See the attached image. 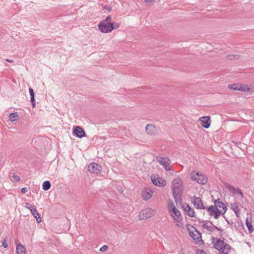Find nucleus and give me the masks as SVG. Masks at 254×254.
Wrapping results in <instances>:
<instances>
[{"label":"nucleus","mask_w":254,"mask_h":254,"mask_svg":"<svg viewBox=\"0 0 254 254\" xmlns=\"http://www.w3.org/2000/svg\"><path fill=\"white\" fill-rule=\"evenodd\" d=\"M171 189L176 204L180 203L184 190L183 182L181 178L177 177L173 180Z\"/></svg>","instance_id":"nucleus-1"},{"label":"nucleus","mask_w":254,"mask_h":254,"mask_svg":"<svg viewBox=\"0 0 254 254\" xmlns=\"http://www.w3.org/2000/svg\"><path fill=\"white\" fill-rule=\"evenodd\" d=\"M168 209L173 219L177 223V226L180 227H183V224L182 223V216L181 212L172 201L168 202Z\"/></svg>","instance_id":"nucleus-2"},{"label":"nucleus","mask_w":254,"mask_h":254,"mask_svg":"<svg viewBox=\"0 0 254 254\" xmlns=\"http://www.w3.org/2000/svg\"><path fill=\"white\" fill-rule=\"evenodd\" d=\"M212 240V243L213 244L214 247L221 252L222 254H226V251L231 249L230 246L225 243L223 240H221V239Z\"/></svg>","instance_id":"nucleus-3"},{"label":"nucleus","mask_w":254,"mask_h":254,"mask_svg":"<svg viewBox=\"0 0 254 254\" xmlns=\"http://www.w3.org/2000/svg\"><path fill=\"white\" fill-rule=\"evenodd\" d=\"M99 30L104 33L111 32L115 29L114 24L111 22H105V21H100L98 25Z\"/></svg>","instance_id":"nucleus-4"},{"label":"nucleus","mask_w":254,"mask_h":254,"mask_svg":"<svg viewBox=\"0 0 254 254\" xmlns=\"http://www.w3.org/2000/svg\"><path fill=\"white\" fill-rule=\"evenodd\" d=\"M190 178L196 181L198 184L204 185L207 182V178L198 172L193 171L190 174Z\"/></svg>","instance_id":"nucleus-5"},{"label":"nucleus","mask_w":254,"mask_h":254,"mask_svg":"<svg viewBox=\"0 0 254 254\" xmlns=\"http://www.w3.org/2000/svg\"><path fill=\"white\" fill-rule=\"evenodd\" d=\"M154 214V210L150 208H147L142 210L139 214V218L140 220H145L150 217Z\"/></svg>","instance_id":"nucleus-6"},{"label":"nucleus","mask_w":254,"mask_h":254,"mask_svg":"<svg viewBox=\"0 0 254 254\" xmlns=\"http://www.w3.org/2000/svg\"><path fill=\"white\" fill-rule=\"evenodd\" d=\"M157 161L162 165L166 171L170 170L171 161L168 157H157Z\"/></svg>","instance_id":"nucleus-7"},{"label":"nucleus","mask_w":254,"mask_h":254,"mask_svg":"<svg viewBox=\"0 0 254 254\" xmlns=\"http://www.w3.org/2000/svg\"><path fill=\"white\" fill-rule=\"evenodd\" d=\"M187 230L189 233L190 236L192 238H201V236L199 232L195 229L194 227L191 225H187Z\"/></svg>","instance_id":"nucleus-8"},{"label":"nucleus","mask_w":254,"mask_h":254,"mask_svg":"<svg viewBox=\"0 0 254 254\" xmlns=\"http://www.w3.org/2000/svg\"><path fill=\"white\" fill-rule=\"evenodd\" d=\"M228 88L233 90H238L241 91H247L249 88L247 86L243 85L240 84H232L228 86Z\"/></svg>","instance_id":"nucleus-9"},{"label":"nucleus","mask_w":254,"mask_h":254,"mask_svg":"<svg viewBox=\"0 0 254 254\" xmlns=\"http://www.w3.org/2000/svg\"><path fill=\"white\" fill-rule=\"evenodd\" d=\"M151 179L152 183L156 186L160 187H164L166 185V181L160 177H156L155 176H151Z\"/></svg>","instance_id":"nucleus-10"},{"label":"nucleus","mask_w":254,"mask_h":254,"mask_svg":"<svg viewBox=\"0 0 254 254\" xmlns=\"http://www.w3.org/2000/svg\"><path fill=\"white\" fill-rule=\"evenodd\" d=\"M207 212L211 216H213L215 219L219 218L220 215L222 214L221 212L219 211L216 207H214L213 205L210 206L207 209Z\"/></svg>","instance_id":"nucleus-11"},{"label":"nucleus","mask_w":254,"mask_h":254,"mask_svg":"<svg viewBox=\"0 0 254 254\" xmlns=\"http://www.w3.org/2000/svg\"><path fill=\"white\" fill-rule=\"evenodd\" d=\"M198 122L205 128H208L210 126L211 120L209 117L205 116L200 117L198 120Z\"/></svg>","instance_id":"nucleus-12"},{"label":"nucleus","mask_w":254,"mask_h":254,"mask_svg":"<svg viewBox=\"0 0 254 254\" xmlns=\"http://www.w3.org/2000/svg\"><path fill=\"white\" fill-rule=\"evenodd\" d=\"M213 206L216 207L219 211L221 212L222 214H224L227 209L226 206L223 203L220 201L219 199L215 200V205Z\"/></svg>","instance_id":"nucleus-13"},{"label":"nucleus","mask_w":254,"mask_h":254,"mask_svg":"<svg viewBox=\"0 0 254 254\" xmlns=\"http://www.w3.org/2000/svg\"><path fill=\"white\" fill-rule=\"evenodd\" d=\"M88 170L92 173L98 174L100 172L101 166L95 163H91L88 166Z\"/></svg>","instance_id":"nucleus-14"},{"label":"nucleus","mask_w":254,"mask_h":254,"mask_svg":"<svg viewBox=\"0 0 254 254\" xmlns=\"http://www.w3.org/2000/svg\"><path fill=\"white\" fill-rule=\"evenodd\" d=\"M226 188L229 190V191L233 194H237L238 193L240 195L242 198L243 197V192L241 191V190L239 188H235L232 186L229 185V184H226L225 185Z\"/></svg>","instance_id":"nucleus-15"},{"label":"nucleus","mask_w":254,"mask_h":254,"mask_svg":"<svg viewBox=\"0 0 254 254\" xmlns=\"http://www.w3.org/2000/svg\"><path fill=\"white\" fill-rule=\"evenodd\" d=\"M191 202L197 208L204 209V205L199 197H194L193 198H191Z\"/></svg>","instance_id":"nucleus-16"},{"label":"nucleus","mask_w":254,"mask_h":254,"mask_svg":"<svg viewBox=\"0 0 254 254\" xmlns=\"http://www.w3.org/2000/svg\"><path fill=\"white\" fill-rule=\"evenodd\" d=\"M183 208L188 216L191 217L195 216L194 210L187 204H184L183 205Z\"/></svg>","instance_id":"nucleus-17"},{"label":"nucleus","mask_w":254,"mask_h":254,"mask_svg":"<svg viewBox=\"0 0 254 254\" xmlns=\"http://www.w3.org/2000/svg\"><path fill=\"white\" fill-rule=\"evenodd\" d=\"M73 133L78 137L81 138L85 136V133L83 129L80 127H75Z\"/></svg>","instance_id":"nucleus-18"},{"label":"nucleus","mask_w":254,"mask_h":254,"mask_svg":"<svg viewBox=\"0 0 254 254\" xmlns=\"http://www.w3.org/2000/svg\"><path fill=\"white\" fill-rule=\"evenodd\" d=\"M16 245V252L17 254H25L26 248L20 244H18L17 241H15Z\"/></svg>","instance_id":"nucleus-19"},{"label":"nucleus","mask_w":254,"mask_h":254,"mask_svg":"<svg viewBox=\"0 0 254 254\" xmlns=\"http://www.w3.org/2000/svg\"><path fill=\"white\" fill-rule=\"evenodd\" d=\"M152 192L150 190L145 189L142 192V197L145 200H147L150 198L152 195Z\"/></svg>","instance_id":"nucleus-20"},{"label":"nucleus","mask_w":254,"mask_h":254,"mask_svg":"<svg viewBox=\"0 0 254 254\" xmlns=\"http://www.w3.org/2000/svg\"><path fill=\"white\" fill-rule=\"evenodd\" d=\"M145 130L148 134H154L155 132V127L151 124L147 125L145 127Z\"/></svg>","instance_id":"nucleus-21"},{"label":"nucleus","mask_w":254,"mask_h":254,"mask_svg":"<svg viewBox=\"0 0 254 254\" xmlns=\"http://www.w3.org/2000/svg\"><path fill=\"white\" fill-rule=\"evenodd\" d=\"M29 92L30 95V101L32 104V107L34 108L35 107V101L34 98V92L32 88H30L29 89Z\"/></svg>","instance_id":"nucleus-22"},{"label":"nucleus","mask_w":254,"mask_h":254,"mask_svg":"<svg viewBox=\"0 0 254 254\" xmlns=\"http://www.w3.org/2000/svg\"><path fill=\"white\" fill-rule=\"evenodd\" d=\"M31 213L33 215V216L36 218L37 223H40L42 222V219L40 217V215L35 208L33 209Z\"/></svg>","instance_id":"nucleus-23"},{"label":"nucleus","mask_w":254,"mask_h":254,"mask_svg":"<svg viewBox=\"0 0 254 254\" xmlns=\"http://www.w3.org/2000/svg\"><path fill=\"white\" fill-rule=\"evenodd\" d=\"M231 209L235 212L236 216L238 217L239 209L238 205L237 203H233L231 204Z\"/></svg>","instance_id":"nucleus-24"},{"label":"nucleus","mask_w":254,"mask_h":254,"mask_svg":"<svg viewBox=\"0 0 254 254\" xmlns=\"http://www.w3.org/2000/svg\"><path fill=\"white\" fill-rule=\"evenodd\" d=\"M51 185L49 181H45L42 185V189L44 190H48L51 188Z\"/></svg>","instance_id":"nucleus-25"},{"label":"nucleus","mask_w":254,"mask_h":254,"mask_svg":"<svg viewBox=\"0 0 254 254\" xmlns=\"http://www.w3.org/2000/svg\"><path fill=\"white\" fill-rule=\"evenodd\" d=\"M9 118L11 122H14L17 120L18 115L16 113H11L9 114Z\"/></svg>","instance_id":"nucleus-26"},{"label":"nucleus","mask_w":254,"mask_h":254,"mask_svg":"<svg viewBox=\"0 0 254 254\" xmlns=\"http://www.w3.org/2000/svg\"><path fill=\"white\" fill-rule=\"evenodd\" d=\"M246 224L249 232L252 233L254 231L253 227L252 225V222L251 221H249L248 218H247L246 219Z\"/></svg>","instance_id":"nucleus-27"},{"label":"nucleus","mask_w":254,"mask_h":254,"mask_svg":"<svg viewBox=\"0 0 254 254\" xmlns=\"http://www.w3.org/2000/svg\"><path fill=\"white\" fill-rule=\"evenodd\" d=\"M228 59L230 60H235L239 59L240 56L238 55L231 54L228 56Z\"/></svg>","instance_id":"nucleus-28"},{"label":"nucleus","mask_w":254,"mask_h":254,"mask_svg":"<svg viewBox=\"0 0 254 254\" xmlns=\"http://www.w3.org/2000/svg\"><path fill=\"white\" fill-rule=\"evenodd\" d=\"M203 227L209 231H213V227L211 225H208V224L205 223L203 225Z\"/></svg>","instance_id":"nucleus-29"},{"label":"nucleus","mask_w":254,"mask_h":254,"mask_svg":"<svg viewBox=\"0 0 254 254\" xmlns=\"http://www.w3.org/2000/svg\"><path fill=\"white\" fill-rule=\"evenodd\" d=\"M25 206L26 208L29 209L31 212L35 209L34 207L29 203H26Z\"/></svg>","instance_id":"nucleus-30"},{"label":"nucleus","mask_w":254,"mask_h":254,"mask_svg":"<svg viewBox=\"0 0 254 254\" xmlns=\"http://www.w3.org/2000/svg\"><path fill=\"white\" fill-rule=\"evenodd\" d=\"M193 240L194 241L195 243L196 244L201 245L203 244V241L202 239H193Z\"/></svg>","instance_id":"nucleus-31"},{"label":"nucleus","mask_w":254,"mask_h":254,"mask_svg":"<svg viewBox=\"0 0 254 254\" xmlns=\"http://www.w3.org/2000/svg\"><path fill=\"white\" fill-rule=\"evenodd\" d=\"M13 179L15 180L16 182H19L20 180V178L19 176L13 174L12 175Z\"/></svg>","instance_id":"nucleus-32"},{"label":"nucleus","mask_w":254,"mask_h":254,"mask_svg":"<svg viewBox=\"0 0 254 254\" xmlns=\"http://www.w3.org/2000/svg\"><path fill=\"white\" fill-rule=\"evenodd\" d=\"M108 249V246L107 245H104L100 248V251L102 252H104L106 251Z\"/></svg>","instance_id":"nucleus-33"},{"label":"nucleus","mask_w":254,"mask_h":254,"mask_svg":"<svg viewBox=\"0 0 254 254\" xmlns=\"http://www.w3.org/2000/svg\"><path fill=\"white\" fill-rule=\"evenodd\" d=\"M112 20V17L111 15L108 16L105 19L102 20L101 21H105V22H110Z\"/></svg>","instance_id":"nucleus-34"},{"label":"nucleus","mask_w":254,"mask_h":254,"mask_svg":"<svg viewBox=\"0 0 254 254\" xmlns=\"http://www.w3.org/2000/svg\"><path fill=\"white\" fill-rule=\"evenodd\" d=\"M196 254H207L203 250L197 249L196 251Z\"/></svg>","instance_id":"nucleus-35"},{"label":"nucleus","mask_w":254,"mask_h":254,"mask_svg":"<svg viewBox=\"0 0 254 254\" xmlns=\"http://www.w3.org/2000/svg\"><path fill=\"white\" fill-rule=\"evenodd\" d=\"M2 246H3L4 248H6L8 247V244L6 241V240H4L3 242H2Z\"/></svg>","instance_id":"nucleus-36"},{"label":"nucleus","mask_w":254,"mask_h":254,"mask_svg":"<svg viewBox=\"0 0 254 254\" xmlns=\"http://www.w3.org/2000/svg\"><path fill=\"white\" fill-rule=\"evenodd\" d=\"M28 191V190L26 188H22L21 189V192L25 193Z\"/></svg>","instance_id":"nucleus-37"},{"label":"nucleus","mask_w":254,"mask_h":254,"mask_svg":"<svg viewBox=\"0 0 254 254\" xmlns=\"http://www.w3.org/2000/svg\"><path fill=\"white\" fill-rule=\"evenodd\" d=\"M113 23L114 24V27H115V29L119 27L120 24L119 23H115V22Z\"/></svg>","instance_id":"nucleus-38"},{"label":"nucleus","mask_w":254,"mask_h":254,"mask_svg":"<svg viewBox=\"0 0 254 254\" xmlns=\"http://www.w3.org/2000/svg\"><path fill=\"white\" fill-rule=\"evenodd\" d=\"M145 2L147 3L149 2H153L154 1V0H145Z\"/></svg>","instance_id":"nucleus-39"},{"label":"nucleus","mask_w":254,"mask_h":254,"mask_svg":"<svg viewBox=\"0 0 254 254\" xmlns=\"http://www.w3.org/2000/svg\"><path fill=\"white\" fill-rule=\"evenodd\" d=\"M5 61L7 62H9V63H12L13 62V60H10V59H5Z\"/></svg>","instance_id":"nucleus-40"},{"label":"nucleus","mask_w":254,"mask_h":254,"mask_svg":"<svg viewBox=\"0 0 254 254\" xmlns=\"http://www.w3.org/2000/svg\"><path fill=\"white\" fill-rule=\"evenodd\" d=\"M230 251H231V249L230 250L226 251L227 253L226 254H228L229 252H230Z\"/></svg>","instance_id":"nucleus-41"},{"label":"nucleus","mask_w":254,"mask_h":254,"mask_svg":"<svg viewBox=\"0 0 254 254\" xmlns=\"http://www.w3.org/2000/svg\"><path fill=\"white\" fill-rule=\"evenodd\" d=\"M107 9L108 10H111V8H110V7H107Z\"/></svg>","instance_id":"nucleus-42"}]
</instances>
